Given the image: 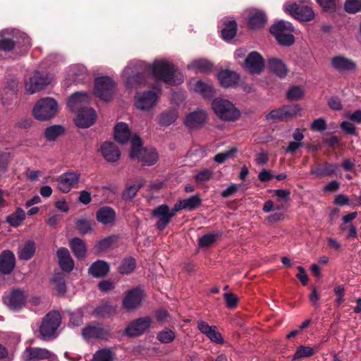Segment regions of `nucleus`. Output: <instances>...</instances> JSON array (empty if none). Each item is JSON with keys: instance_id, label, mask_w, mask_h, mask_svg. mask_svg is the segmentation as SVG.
Returning a JSON list of instances; mask_svg holds the SVG:
<instances>
[{"instance_id": "1", "label": "nucleus", "mask_w": 361, "mask_h": 361, "mask_svg": "<svg viewBox=\"0 0 361 361\" xmlns=\"http://www.w3.org/2000/svg\"><path fill=\"white\" fill-rule=\"evenodd\" d=\"M151 71L156 80L163 81L171 85H180L184 80L183 74L175 66L166 61H154Z\"/></svg>"}, {"instance_id": "2", "label": "nucleus", "mask_w": 361, "mask_h": 361, "mask_svg": "<svg viewBox=\"0 0 361 361\" xmlns=\"http://www.w3.org/2000/svg\"><path fill=\"white\" fill-rule=\"evenodd\" d=\"M142 142L140 137L134 135L131 137V149L130 157L132 159H137L143 166L154 165L159 159L154 148H142Z\"/></svg>"}, {"instance_id": "3", "label": "nucleus", "mask_w": 361, "mask_h": 361, "mask_svg": "<svg viewBox=\"0 0 361 361\" xmlns=\"http://www.w3.org/2000/svg\"><path fill=\"white\" fill-rule=\"evenodd\" d=\"M198 204H175L174 207L170 209L167 204H160L154 209L152 215L157 219L156 225L157 228L163 231L170 223L171 219L175 216L177 212L182 209L192 211L196 209Z\"/></svg>"}, {"instance_id": "4", "label": "nucleus", "mask_w": 361, "mask_h": 361, "mask_svg": "<svg viewBox=\"0 0 361 361\" xmlns=\"http://www.w3.org/2000/svg\"><path fill=\"white\" fill-rule=\"evenodd\" d=\"M215 114L222 121H235L240 116V110L229 100L216 98L212 102Z\"/></svg>"}, {"instance_id": "5", "label": "nucleus", "mask_w": 361, "mask_h": 361, "mask_svg": "<svg viewBox=\"0 0 361 361\" xmlns=\"http://www.w3.org/2000/svg\"><path fill=\"white\" fill-rule=\"evenodd\" d=\"M59 106L56 101L51 97L39 99L35 104L32 114L38 121H46L53 118L57 114Z\"/></svg>"}, {"instance_id": "6", "label": "nucleus", "mask_w": 361, "mask_h": 361, "mask_svg": "<svg viewBox=\"0 0 361 361\" xmlns=\"http://www.w3.org/2000/svg\"><path fill=\"white\" fill-rule=\"evenodd\" d=\"M269 30L279 44L281 45L290 46L295 42L293 34L294 28L292 24L288 21L280 20L272 25Z\"/></svg>"}, {"instance_id": "7", "label": "nucleus", "mask_w": 361, "mask_h": 361, "mask_svg": "<svg viewBox=\"0 0 361 361\" xmlns=\"http://www.w3.org/2000/svg\"><path fill=\"white\" fill-rule=\"evenodd\" d=\"M61 324V315L57 311L49 312L43 319L39 328L40 335L44 341L54 338Z\"/></svg>"}, {"instance_id": "8", "label": "nucleus", "mask_w": 361, "mask_h": 361, "mask_svg": "<svg viewBox=\"0 0 361 361\" xmlns=\"http://www.w3.org/2000/svg\"><path fill=\"white\" fill-rule=\"evenodd\" d=\"M94 94L104 101H109L113 98L116 84L109 76L99 77L95 79Z\"/></svg>"}, {"instance_id": "9", "label": "nucleus", "mask_w": 361, "mask_h": 361, "mask_svg": "<svg viewBox=\"0 0 361 361\" xmlns=\"http://www.w3.org/2000/svg\"><path fill=\"white\" fill-rule=\"evenodd\" d=\"M284 8L286 11L300 21H310L314 17L312 8L307 4H286Z\"/></svg>"}, {"instance_id": "10", "label": "nucleus", "mask_w": 361, "mask_h": 361, "mask_svg": "<svg viewBox=\"0 0 361 361\" xmlns=\"http://www.w3.org/2000/svg\"><path fill=\"white\" fill-rule=\"evenodd\" d=\"M26 299L24 291L16 288L5 293L3 302L10 310L18 311L25 305Z\"/></svg>"}, {"instance_id": "11", "label": "nucleus", "mask_w": 361, "mask_h": 361, "mask_svg": "<svg viewBox=\"0 0 361 361\" xmlns=\"http://www.w3.org/2000/svg\"><path fill=\"white\" fill-rule=\"evenodd\" d=\"M51 82V78L48 74H43L39 71H35L30 78L29 80L25 81V90L29 94H34Z\"/></svg>"}, {"instance_id": "12", "label": "nucleus", "mask_w": 361, "mask_h": 361, "mask_svg": "<svg viewBox=\"0 0 361 361\" xmlns=\"http://www.w3.org/2000/svg\"><path fill=\"white\" fill-rule=\"evenodd\" d=\"M82 335L85 340L106 339L110 335V330L99 324H91L82 329Z\"/></svg>"}, {"instance_id": "13", "label": "nucleus", "mask_w": 361, "mask_h": 361, "mask_svg": "<svg viewBox=\"0 0 361 361\" xmlns=\"http://www.w3.org/2000/svg\"><path fill=\"white\" fill-rule=\"evenodd\" d=\"M80 174L73 171L62 173L56 178L57 188L62 192L67 193L79 182Z\"/></svg>"}, {"instance_id": "14", "label": "nucleus", "mask_w": 361, "mask_h": 361, "mask_svg": "<svg viewBox=\"0 0 361 361\" xmlns=\"http://www.w3.org/2000/svg\"><path fill=\"white\" fill-rule=\"evenodd\" d=\"M144 298L143 290L135 288L126 293L123 300V305L127 310H133L140 306Z\"/></svg>"}, {"instance_id": "15", "label": "nucleus", "mask_w": 361, "mask_h": 361, "mask_svg": "<svg viewBox=\"0 0 361 361\" xmlns=\"http://www.w3.org/2000/svg\"><path fill=\"white\" fill-rule=\"evenodd\" d=\"M151 323L152 319L148 317L139 318L127 326L126 333L130 337L140 336L149 327Z\"/></svg>"}, {"instance_id": "16", "label": "nucleus", "mask_w": 361, "mask_h": 361, "mask_svg": "<svg viewBox=\"0 0 361 361\" xmlns=\"http://www.w3.org/2000/svg\"><path fill=\"white\" fill-rule=\"evenodd\" d=\"M245 66L250 73L259 74L264 67V59L259 53L252 51L245 59Z\"/></svg>"}, {"instance_id": "17", "label": "nucleus", "mask_w": 361, "mask_h": 361, "mask_svg": "<svg viewBox=\"0 0 361 361\" xmlns=\"http://www.w3.org/2000/svg\"><path fill=\"white\" fill-rule=\"evenodd\" d=\"M158 101V95L152 90L137 94L135 97V105L142 110H149Z\"/></svg>"}, {"instance_id": "18", "label": "nucleus", "mask_w": 361, "mask_h": 361, "mask_svg": "<svg viewBox=\"0 0 361 361\" xmlns=\"http://www.w3.org/2000/svg\"><path fill=\"white\" fill-rule=\"evenodd\" d=\"M197 329L201 333L206 335L211 341L218 344L224 343V338L216 326H209L207 322L200 320L197 322Z\"/></svg>"}, {"instance_id": "19", "label": "nucleus", "mask_w": 361, "mask_h": 361, "mask_svg": "<svg viewBox=\"0 0 361 361\" xmlns=\"http://www.w3.org/2000/svg\"><path fill=\"white\" fill-rule=\"evenodd\" d=\"M52 353L45 349L40 348H27L23 353L22 357L26 361H39L49 359Z\"/></svg>"}, {"instance_id": "20", "label": "nucleus", "mask_w": 361, "mask_h": 361, "mask_svg": "<svg viewBox=\"0 0 361 361\" xmlns=\"http://www.w3.org/2000/svg\"><path fill=\"white\" fill-rule=\"evenodd\" d=\"M96 118V111L93 109H82L78 112L75 124L80 128H89L94 123Z\"/></svg>"}, {"instance_id": "21", "label": "nucleus", "mask_w": 361, "mask_h": 361, "mask_svg": "<svg viewBox=\"0 0 361 361\" xmlns=\"http://www.w3.org/2000/svg\"><path fill=\"white\" fill-rule=\"evenodd\" d=\"M90 102L89 96L86 93L76 92L73 94L68 100V106L73 112H79L82 109H87L85 105Z\"/></svg>"}, {"instance_id": "22", "label": "nucleus", "mask_w": 361, "mask_h": 361, "mask_svg": "<svg viewBox=\"0 0 361 361\" xmlns=\"http://www.w3.org/2000/svg\"><path fill=\"white\" fill-rule=\"evenodd\" d=\"M207 115L203 110H197L188 114L185 120V126L190 129L201 127L207 121Z\"/></svg>"}, {"instance_id": "23", "label": "nucleus", "mask_w": 361, "mask_h": 361, "mask_svg": "<svg viewBox=\"0 0 361 361\" xmlns=\"http://www.w3.org/2000/svg\"><path fill=\"white\" fill-rule=\"evenodd\" d=\"M16 265L14 254L10 250H4L0 254V272L7 275L12 272Z\"/></svg>"}, {"instance_id": "24", "label": "nucleus", "mask_w": 361, "mask_h": 361, "mask_svg": "<svg viewBox=\"0 0 361 361\" xmlns=\"http://www.w3.org/2000/svg\"><path fill=\"white\" fill-rule=\"evenodd\" d=\"M263 211L269 214L266 219L271 223L280 221L284 217V204H264Z\"/></svg>"}, {"instance_id": "25", "label": "nucleus", "mask_w": 361, "mask_h": 361, "mask_svg": "<svg viewBox=\"0 0 361 361\" xmlns=\"http://www.w3.org/2000/svg\"><path fill=\"white\" fill-rule=\"evenodd\" d=\"M331 63L332 67L339 72L353 71L356 68V64L352 60L342 56L333 57Z\"/></svg>"}, {"instance_id": "26", "label": "nucleus", "mask_w": 361, "mask_h": 361, "mask_svg": "<svg viewBox=\"0 0 361 361\" xmlns=\"http://www.w3.org/2000/svg\"><path fill=\"white\" fill-rule=\"evenodd\" d=\"M218 80L224 87H232L235 86L240 79V76L234 71L222 70L218 73Z\"/></svg>"}, {"instance_id": "27", "label": "nucleus", "mask_w": 361, "mask_h": 361, "mask_svg": "<svg viewBox=\"0 0 361 361\" xmlns=\"http://www.w3.org/2000/svg\"><path fill=\"white\" fill-rule=\"evenodd\" d=\"M104 158L109 162H115L120 159L121 153L118 148L111 142H105L100 148Z\"/></svg>"}, {"instance_id": "28", "label": "nucleus", "mask_w": 361, "mask_h": 361, "mask_svg": "<svg viewBox=\"0 0 361 361\" xmlns=\"http://www.w3.org/2000/svg\"><path fill=\"white\" fill-rule=\"evenodd\" d=\"M56 255L61 268L67 272H70L74 267V262L69 251L65 247H61L57 250Z\"/></svg>"}, {"instance_id": "29", "label": "nucleus", "mask_w": 361, "mask_h": 361, "mask_svg": "<svg viewBox=\"0 0 361 361\" xmlns=\"http://www.w3.org/2000/svg\"><path fill=\"white\" fill-rule=\"evenodd\" d=\"M131 137V133L127 123L120 122L114 128V138L121 144H126Z\"/></svg>"}, {"instance_id": "30", "label": "nucleus", "mask_w": 361, "mask_h": 361, "mask_svg": "<svg viewBox=\"0 0 361 361\" xmlns=\"http://www.w3.org/2000/svg\"><path fill=\"white\" fill-rule=\"evenodd\" d=\"M267 65L269 71L279 78H284L288 73V68L286 64L279 59L270 58L268 59Z\"/></svg>"}, {"instance_id": "31", "label": "nucleus", "mask_w": 361, "mask_h": 361, "mask_svg": "<svg viewBox=\"0 0 361 361\" xmlns=\"http://www.w3.org/2000/svg\"><path fill=\"white\" fill-rule=\"evenodd\" d=\"M109 271V265L102 260H97L94 262L88 269V273L95 278H100L106 276Z\"/></svg>"}, {"instance_id": "32", "label": "nucleus", "mask_w": 361, "mask_h": 361, "mask_svg": "<svg viewBox=\"0 0 361 361\" xmlns=\"http://www.w3.org/2000/svg\"><path fill=\"white\" fill-rule=\"evenodd\" d=\"M304 137L302 130L296 128L293 133V138L294 139V141L288 143V145L286 149V152L291 154H295L298 149L303 146V142L302 141L304 139Z\"/></svg>"}, {"instance_id": "33", "label": "nucleus", "mask_w": 361, "mask_h": 361, "mask_svg": "<svg viewBox=\"0 0 361 361\" xmlns=\"http://www.w3.org/2000/svg\"><path fill=\"white\" fill-rule=\"evenodd\" d=\"M35 243L34 241L27 240L18 250V257L21 260H29L35 252Z\"/></svg>"}, {"instance_id": "34", "label": "nucleus", "mask_w": 361, "mask_h": 361, "mask_svg": "<svg viewBox=\"0 0 361 361\" xmlns=\"http://www.w3.org/2000/svg\"><path fill=\"white\" fill-rule=\"evenodd\" d=\"M115 217V212L109 207L101 208L97 213V221L103 224L112 223Z\"/></svg>"}, {"instance_id": "35", "label": "nucleus", "mask_w": 361, "mask_h": 361, "mask_svg": "<svg viewBox=\"0 0 361 361\" xmlns=\"http://www.w3.org/2000/svg\"><path fill=\"white\" fill-rule=\"evenodd\" d=\"M71 248L75 256L78 259H82L86 255V245L84 241L78 238H74L70 243Z\"/></svg>"}, {"instance_id": "36", "label": "nucleus", "mask_w": 361, "mask_h": 361, "mask_svg": "<svg viewBox=\"0 0 361 361\" xmlns=\"http://www.w3.org/2000/svg\"><path fill=\"white\" fill-rule=\"evenodd\" d=\"M144 183V180L140 178L136 180L135 183L127 187L122 194L123 199L126 201L131 200L135 196L139 189L143 186Z\"/></svg>"}, {"instance_id": "37", "label": "nucleus", "mask_w": 361, "mask_h": 361, "mask_svg": "<svg viewBox=\"0 0 361 361\" xmlns=\"http://www.w3.org/2000/svg\"><path fill=\"white\" fill-rule=\"evenodd\" d=\"M236 22L235 20H230L224 24V27L221 30V36L224 40H230L236 35Z\"/></svg>"}, {"instance_id": "38", "label": "nucleus", "mask_w": 361, "mask_h": 361, "mask_svg": "<svg viewBox=\"0 0 361 361\" xmlns=\"http://www.w3.org/2000/svg\"><path fill=\"white\" fill-rule=\"evenodd\" d=\"M189 68L200 73H208L212 70L213 65L207 60L199 59L192 61Z\"/></svg>"}, {"instance_id": "39", "label": "nucleus", "mask_w": 361, "mask_h": 361, "mask_svg": "<svg viewBox=\"0 0 361 361\" xmlns=\"http://www.w3.org/2000/svg\"><path fill=\"white\" fill-rule=\"evenodd\" d=\"M177 118L178 112L176 110H170L159 115V123L161 126H168L174 123Z\"/></svg>"}, {"instance_id": "40", "label": "nucleus", "mask_w": 361, "mask_h": 361, "mask_svg": "<svg viewBox=\"0 0 361 361\" xmlns=\"http://www.w3.org/2000/svg\"><path fill=\"white\" fill-rule=\"evenodd\" d=\"M266 21L267 18L264 13L256 12L250 16L248 23L252 28L256 29L263 27Z\"/></svg>"}, {"instance_id": "41", "label": "nucleus", "mask_w": 361, "mask_h": 361, "mask_svg": "<svg viewBox=\"0 0 361 361\" xmlns=\"http://www.w3.org/2000/svg\"><path fill=\"white\" fill-rule=\"evenodd\" d=\"M64 132V128L59 125L51 126L44 130V135L47 140L52 141L56 140Z\"/></svg>"}, {"instance_id": "42", "label": "nucleus", "mask_w": 361, "mask_h": 361, "mask_svg": "<svg viewBox=\"0 0 361 361\" xmlns=\"http://www.w3.org/2000/svg\"><path fill=\"white\" fill-rule=\"evenodd\" d=\"M195 90L206 98H210L215 94V91L211 85L201 80L197 81L195 84Z\"/></svg>"}, {"instance_id": "43", "label": "nucleus", "mask_w": 361, "mask_h": 361, "mask_svg": "<svg viewBox=\"0 0 361 361\" xmlns=\"http://www.w3.org/2000/svg\"><path fill=\"white\" fill-rule=\"evenodd\" d=\"M25 217V212L18 208L16 212L7 216L6 221L12 226H18Z\"/></svg>"}, {"instance_id": "44", "label": "nucleus", "mask_w": 361, "mask_h": 361, "mask_svg": "<svg viewBox=\"0 0 361 361\" xmlns=\"http://www.w3.org/2000/svg\"><path fill=\"white\" fill-rule=\"evenodd\" d=\"M52 282L55 286V289L59 294H65L66 292V285L65 283L64 276L62 274H55L53 276Z\"/></svg>"}, {"instance_id": "45", "label": "nucleus", "mask_w": 361, "mask_h": 361, "mask_svg": "<svg viewBox=\"0 0 361 361\" xmlns=\"http://www.w3.org/2000/svg\"><path fill=\"white\" fill-rule=\"evenodd\" d=\"M281 109L286 121L300 115L301 111V108L298 104L283 106Z\"/></svg>"}, {"instance_id": "46", "label": "nucleus", "mask_w": 361, "mask_h": 361, "mask_svg": "<svg viewBox=\"0 0 361 361\" xmlns=\"http://www.w3.org/2000/svg\"><path fill=\"white\" fill-rule=\"evenodd\" d=\"M114 354L110 349H102L95 353L92 361H114Z\"/></svg>"}, {"instance_id": "47", "label": "nucleus", "mask_w": 361, "mask_h": 361, "mask_svg": "<svg viewBox=\"0 0 361 361\" xmlns=\"http://www.w3.org/2000/svg\"><path fill=\"white\" fill-rule=\"evenodd\" d=\"M116 307L108 304L102 305L93 311V315L97 317H107L115 312Z\"/></svg>"}, {"instance_id": "48", "label": "nucleus", "mask_w": 361, "mask_h": 361, "mask_svg": "<svg viewBox=\"0 0 361 361\" xmlns=\"http://www.w3.org/2000/svg\"><path fill=\"white\" fill-rule=\"evenodd\" d=\"M136 267V263L133 258L129 257L125 259L121 266L119 267L118 271L121 274H128L133 272Z\"/></svg>"}, {"instance_id": "49", "label": "nucleus", "mask_w": 361, "mask_h": 361, "mask_svg": "<svg viewBox=\"0 0 361 361\" xmlns=\"http://www.w3.org/2000/svg\"><path fill=\"white\" fill-rule=\"evenodd\" d=\"M76 228L82 234H90L93 231L92 224L86 219H79L76 222Z\"/></svg>"}, {"instance_id": "50", "label": "nucleus", "mask_w": 361, "mask_h": 361, "mask_svg": "<svg viewBox=\"0 0 361 361\" xmlns=\"http://www.w3.org/2000/svg\"><path fill=\"white\" fill-rule=\"evenodd\" d=\"M214 171L212 169H203L200 170L195 176L197 183H203L209 181L213 176Z\"/></svg>"}, {"instance_id": "51", "label": "nucleus", "mask_w": 361, "mask_h": 361, "mask_svg": "<svg viewBox=\"0 0 361 361\" xmlns=\"http://www.w3.org/2000/svg\"><path fill=\"white\" fill-rule=\"evenodd\" d=\"M145 83V78L143 74L137 73L127 78L126 85L128 87H137L139 85Z\"/></svg>"}, {"instance_id": "52", "label": "nucleus", "mask_w": 361, "mask_h": 361, "mask_svg": "<svg viewBox=\"0 0 361 361\" xmlns=\"http://www.w3.org/2000/svg\"><path fill=\"white\" fill-rule=\"evenodd\" d=\"M175 333L170 329H165L157 334V338L162 343H169L175 339Z\"/></svg>"}, {"instance_id": "53", "label": "nucleus", "mask_w": 361, "mask_h": 361, "mask_svg": "<svg viewBox=\"0 0 361 361\" xmlns=\"http://www.w3.org/2000/svg\"><path fill=\"white\" fill-rule=\"evenodd\" d=\"M314 350L312 348L309 346L300 345L297 348L293 355V359L296 360L302 357H310L314 355Z\"/></svg>"}, {"instance_id": "54", "label": "nucleus", "mask_w": 361, "mask_h": 361, "mask_svg": "<svg viewBox=\"0 0 361 361\" xmlns=\"http://www.w3.org/2000/svg\"><path fill=\"white\" fill-rule=\"evenodd\" d=\"M345 10L349 13H355L361 10V0H346Z\"/></svg>"}, {"instance_id": "55", "label": "nucleus", "mask_w": 361, "mask_h": 361, "mask_svg": "<svg viewBox=\"0 0 361 361\" xmlns=\"http://www.w3.org/2000/svg\"><path fill=\"white\" fill-rule=\"evenodd\" d=\"M304 95L303 90L298 86H293L287 92V98L289 100H298Z\"/></svg>"}, {"instance_id": "56", "label": "nucleus", "mask_w": 361, "mask_h": 361, "mask_svg": "<svg viewBox=\"0 0 361 361\" xmlns=\"http://www.w3.org/2000/svg\"><path fill=\"white\" fill-rule=\"evenodd\" d=\"M216 238L217 235L214 233L204 235L199 239V246L200 247H209L216 240Z\"/></svg>"}, {"instance_id": "57", "label": "nucleus", "mask_w": 361, "mask_h": 361, "mask_svg": "<svg viewBox=\"0 0 361 361\" xmlns=\"http://www.w3.org/2000/svg\"><path fill=\"white\" fill-rule=\"evenodd\" d=\"M236 152L237 149L235 147H232L226 152L219 153L215 155L214 160L218 164H223L226 159L230 158Z\"/></svg>"}, {"instance_id": "58", "label": "nucleus", "mask_w": 361, "mask_h": 361, "mask_svg": "<svg viewBox=\"0 0 361 361\" xmlns=\"http://www.w3.org/2000/svg\"><path fill=\"white\" fill-rule=\"evenodd\" d=\"M14 42L0 34V50L9 51L14 48Z\"/></svg>"}, {"instance_id": "59", "label": "nucleus", "mask_w": 361, "mask_h": 361, "mask_svg": "<svg viewBox=\"0 0 361 361\" xmlns=\"http://www.w3.org/2000/svg\"><path fill=\"white\" fill-rule=\"evenodd\" d=\"M326 122L322 118L314 120L311 124V129L314 131H324L326 129Z\"/></svg>"}, {"instance_id": "60", "label": "nucleus", "mask_w": 361, "mask_h": 361, "mask_svg": "<svg viewBox=\"0 0 361 361\" xmlns=\"http://www.w3.org/2000/svg\"><path fill=\"white\" fill-rule=\"evenodd\" d=\"M83 314L81 310H77L70 314V322L74 326H78L82 324Z\"/></svg>"}, {"instance_id": "61", "label": "nucleus", "mask_w": 361, "mask_h": 361, "mask_svg": "<svg viewBox=\"0 0 361 361\" xmlns=\"http://www.w3.org/2000/svg\"><path fill=\"white\" fill-rule=\"evenodd\" d=\"M317 2L322 7L324 11L327 12L334 11L336 9L335 0H316Z\"/></svg>"}, {"instance_id": "62", "label": "nucleus", "mask_w": 361, "mask_h": 361, "mask_svg": "<svg viewBox=\"0 0 361 361\" xmlns=\"http://www.w3.org/2000/svg\"><path fill=\"white\" fill-rule=\"evenodd\" d=\"M267 120L283 121L285 120L281 108L270 111L266 116Z\"/></svg>"}, {"instance_id": "63", "label": "nucleus", "mask_w": 361, "mask_h": 361, "mask_svg": "<svg viewBox=\"0 0 361 361\" xmlns=\"http://www.w3.org/2000/svg\"><path fill=\"white\" fill-rule=\"evenodd\" d=\"M224 299L226 301V306L228 308H234L236 307L238 303V298L233 293H227L224 294Z\"/></svg>"}, {"instance_id": "64", "label": "nucleus", "mask_w": 361, "mask_h": 361, "mask_svg": "<svg viewBox=\"0 0 361 361\" xmlns=\"http://www.w3.org/2000/svg\"><path fill=\"white\" fill-rule=\"evenodd\" d=\"M341 128L347 134L349 135H355L356 134V128L355 126L348 121H343L341 125Z\"/></svg>"}]
</instances>
